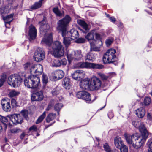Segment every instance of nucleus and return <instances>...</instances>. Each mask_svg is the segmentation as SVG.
<instances>
[{
    "label": "nucleus",
    "instance_id": "f257e3e1",
    "mask_svg": "<svg viewBox=\"0 0 152 152\" xmlns=\"http://www.w3.org/2000/svg\"><path fill=\"white\" fill-rule=\"evenodd\" d=\"M71 20V17L68 15H66L63 18L59 20L57 23V30L61 33L63 37V42L66 48L71 44V38L68 37L67 34L69 23Z\"/></svg>",
    "mask_w": 152,
    "mask_h": 152
},
{
    "label": "nucleus",
    "instance_id": "f03ea898",
    "mask_svg": "<svg viewBox=\"0 0 152 152\" xmlns=\"http://www.w3.org/2000/svg\"><path fill=\"white\" fill-rule=\"evenodd\" d=\"M24 83L25 86L28 88H37L39 86L40 79L39 77L31 75L24 80Z\"/></svg>",
    "mask_w": 152,
    "mask_h": 152
},
{
    "label": "nucleus",
    "instance_id": "7ed1b4c3",
    "mask_svg": "<svg viewBox=\"0 0 152 152\" xmlns=\"http://www.w3.org/2000/svg\"><path fill=\"white\" fill-rule=\"evenodd\" d=\"M115 49L111 48L108 50L103 56V61L104 64L113 63L116 58Z\"/></svg>",
    "mask_w": 152,
    "mask_h": 152
},
{
    "label": "nucleus",
    "instance_id": "20e7f679",
    "mask_svg": "<svg viewBox=\"0 0 152 152\" xmlns=\"http://www.w3.org/2000/svg\"><path fill=\"white\" fill-rule=\"evenodd\" d=\"M53 49V54L55 57L59 58L64 55V51L60 42L57 41L54 43Z\"/></svg>",
    "mask_w": 152,
    "mask_h": 152
},
{
    "label": "nucleus",
    "instance_id": "39448f33",
    "mask_svg": "<svg viewBox=\"0 0 152 152\" xmlns=\"http://www.w3.org/2000/svg\"><path fill=\"white\" fill-rule=\"evenodd\" d=\"M22 81V79L21 77L17 75H12L8 78V84L13 87L20 86Z\"/></svg>",
    "mask_w": 152,
    "mask_h": 152
},
{
    "label": "nucleus",
    "instance_id": "423d86ee",
    "mask_svg": "<svg viewBox=\"0 0 152 152\" xmlns=\"http://www.w3.org/2000/svg\"><path fill=\"white\" fill-rule=\"evenodd\" d=\"M45 58V52L44 49L40 48H38L34 53V58L37 62H40Z\"/></svg>",
    "mask_w": 152,
    "mask_h": 152
},
{
    "label": "nucleus",
    "instance_id": "0eeeda50",
    "mask_svg": "<svg viewBox=\"0 0 152 152\" xmlns=\"http://www.w3.org/2000/svg\"><path fill=\"white\" fill-rule=\"evenodd\" d=\"M76 96L78 98L82 99L85 100L87 103H91L94 101L91 99L90 94L85 91L78 92Z\"/></svg>",
    "mask_w": 152,
    "mask_h": 152
},
{
    "label": "nucleus",
    "instance_id": "6e6552de",
    "mask_svg": "<svg viewBox=\"0 0 152 152\" xmlns=\"http://www.w3.org/2000/svg\"><path fill=\"white\" fill-rule=\"evenodd\" d=\"M132 145L134 148L138 149L142 146L145 141L143 140L142 137H140L136 134Z\"/></svg>",
    "mask_w": 152,
    "mask_h": 152
},
{
    "label": "nucleus",
    "instance_id": "1a4fd4ad",
    "mask_svg": "<svg viewBox=\"0 0 152 152\" xmlns=\"http://www.w3.org/2000/svg\"><path fill=\"white\" fill-rule=\"evenodd\" d=\"M90 85L91 87H93V88L96 90H98L101 87L102 82L101 80L97 77H93L91 79Z\"/></svg>",
    "mask_w": 152,
    "mask_h": 152
},
{
    "label": "nucleus",
    "instance_id": "9d476101",
    "mask_svg": "<svg viewBox=\"0 0 152 152\" xmlns=\"http://www.w3.org/2000/svg\"><path fill=\"white\" fill-rule=\"evenodd\" d=\"M85 75V72L82 70H77L72 74V78L77 80H80L83 78Z\"/></svg>",
    "mask_w": 152,
    "mask_h": 152
},
{
    "label": "nucleus",
    "instance_id": "9b49d317",
    "mask_svg": "<svg viewBox=\"0 0 152 152\" xmlns=\"http://www.w3.org/2000/svg\"><path fill=\"white\" fill-rule=\"evenodd\" d=\"M7 117L8 118L13 124H16L21 123L22 122V120L20 118V114L9 115L7 116Z\"/></svg>",
    "mask_w": 152,
    "mask_h": 152
},
{
    "label": "nucleus",
    "instance_id": "f8f14e48",
    "mask_svg": "<svg viewBox=\"0 0 152 152\" xmlns=\"http://www.w3.org/2000/svg\"><path fill=\"white\" fill-rule=\"evenodd\" d=\"M7 98L3 99L1 101V104L3 110L6 112H9L10 111L11 107L10 104L9 102H8Z\"/></svg>",
    "mask_w": 152,
    "mask_h": 152
},
{
    "label": "nucleus",
    "instance_id": "ddd939ff",
    "mask_svg": "<svg viewBox=\"0 0 152 152\" xmlns=\"http://www.w3.org/2000/svg\"><path fill=\"white\" fill-rule=\"evenodd\" d=\"M37 31L35 27L32 25L29 27V35L30 37L29 41H31L34 39L37 36Z\"/></svg>",
    "mask_w": 152,
    "mask_h": 152
},
{
    "label": "nucleus",
    "instance_id": "4468645a",
    "mask_svg": "<svg viewBox=\"0 0 152 152\" xmlns=\"http://www.w3.org/2000/svg\"><path fill=\"white\" fill-rule=\"evenodd\" d=\"M43 95L41 91H37L33 93L31 96L32 101H41L43 99Z\"/></svg>",
    "mask_w": 152,
    "mask_h": 152
},
{
    "label": "nucleus",
    "instance_id": "2eb2a0df",
    "mask_svg": "<svg viewBox=\"0 0 152 152\" xmlns=\"http://www.w3.org/2000/svg\"><path fill=\"white\" fill-rule=\"evenodd\" d=\"M66 57L69 64H70L72 61L76 60L74 51L72 49H66Z\"/></svg>",
    "mask_w": 152,
    "mask_h": 152
},
{
    "label": "nucleus",
    "instance_id": "dca6fc26",
    "mask_svg": "<svg viewBox=\"0 0 152 152\" xmlns=\"http://www.w3.org/2000/svg\"><path fill=\"white\" fill-rule=\"evenodd\" d=\"M96 42V40H93V41L92 42H90V45L91 46V48L90 50L91 51H99L100 50V48L102 45V41L100 40L99 42V46L97 47L95 46V43Z\"/></svg>",
    "mask_w": 152,
    "mask_h": 152
},
{
    "label": "nucleus",
    "instance_id": "f3484780",
    "mask_svg": "<svg viewBox=\"0 0 152 152\" xmlns=\"http://www.w3.org/2000/svg\"><path fill=\"white\" fill-rule=\"evenodd\" d=\"M42 41L48 45L50 46L53 42L52 34L51 33L48 34H45Z\"/></svg>",
    "mask_w": 152,
    "mask_h": 152
},
{
    "label": "nucleus",
    "instance_id": "a211bd4d",
    "mask_svg": "<svg viewBox=\"0 0 152 152\" xmlns=\"http://www.w3.org/2000/svg\"><path fill=\"white\" fill-rule=\"evenodd\" d=\"M46 1V0H39L38 1L35 2L33 5L31 6L30 9L31 10H34L39 8Z\"/></svg>",
    "mask_w": 152,
    "mask_h": 152
},
{
    "label": "nucleus",
    "instance_id": "6ab92c4d",
    "mask_svg": "<svg viewBox=\"0 0 152 152\" xmlns=\"http://www.w3.org/2000/svg\"><path fill=\"white\" fill-rule=\"evenodd\" d=\"M43 72V68L42 65L39 64H35V67L32 72V74H35L36 75H39L41 74Z\"/></svg>",
    "mask_w": 152,
    "mask_h": 152
},
{
    "label": "nucleus",
    "instance_id": "aec40b11",
    "mask_svg": "<svg viewBox=\"0 0 152 152\" xmlns=\"http://www.w3.org/2000/svg\"><path fill=\"white\" fill-rule=\"evenodd\" d=\"M67 34L68 36H70L72 40L75 39L79 36L78 31L75 29H72L69 31H67Z\"/></svg>",
    "mask_w": 152,
    "mask_h": 152
},
{
    "label": "nucleus",
    "instance_id": "412c9836",
    "mask_svg": "<svg viewBox=\"0 0 152 152\" xmlns=\"http://www.w3.org/2000/svg\"><path fill=\"white\" fill-rule=\"evenodd\" d=\"M53 77L55 79L58 80L62 78L64 75V72L62 70H58L53 72Z\"/></svg>",
    "mask_w": 152,
    "mask_h": 152
},
{
    "label": "nucleus",
    "instance_id": "4be33fe9",
    "mask_svg": "<svg viewBox=\"0 0 152 152\" xmlns=\"http://www.w3.org/2000/svg\"><path fill=\"white\" fill-rule=\"evenodd\" d=\"M135 113L138 117L142 118L144 116L145 112L144 108L140 107L135 111Z\"/></svg>",
    "mask_w": 152,
    "mask_h": 152
},
{
    "label": "nucleus",
    "instance_id": "5701e85b",
    "mask_svg": "<svg viewBox=\"0 0 152 152\" xmlns=\"http://www.w3.org/2000/svg\"><path fill=\"white\" fill-rule=\"evenodd\" d=\"M80 88L83 89H86L91 87L90 83L89 84V81L86 79L81 81L80 84Z\"/></svg>",
    "mask_w": 152,
    "mask_h": 152
},
{
    "label": "nucleus",
    "instance_id": "b1692460",
    "mask_svg": "<svg viewBox=\"0 0 152 152\" xmlns=\"http://www.w3.org/2000/svg\"><path fill=\"white\" fill-rule=\"evenodd\" d=\"M114 143L115 147L118 148L124 144L121 138L119 137H117L115 138Z\"/></svg>",
    "mask_w": 152,
    "mask_h": 152
},
{
    "label": "nucleus",
    "instance_id": "393cba45",
    "mask_svg": "<svg viewBox=\"0 0 152 152\" xmlns=\"http://www.w3.org/2000/svg\"><path fill=\"white\" fill-rule=\"evenodd\" d=\"M136 134H133L132 135H130L129 134H124V137L128 143L129 144L132 145L133 142L134 141V137L135 136Z\"/></svg>",
    "mask_w": 152,
    "mask_h": 152
},
{
    "label": "nucleus",
    "instance_id": "a878e982",
    "mask_svg": "<svg viewBox=\"0 0 152 152\" xmlns=\"http://www.w3.org/2000/svg\"><path fill=\"white\" fill-rule=\"evenodd\" d=\"M95 29H93L88 33L85 36V38L89 42H92L93 40H95L94 39V34L95 33Z\"/></svg>",
    "mask_w": 152,
    "mask_h": 152
},
{
    "label": "nucleus",
    "instance_id": "bb28decb",
    "mask_svg": "<svg viewBox=\"0 0 152 152\" xmlns=\"http://www.w3.org/2000/svg\"><path fill=\"white\" fill-rule=\"evenodd\" d=\"M13 15V14H12L3 17V20L4 21L6 27H7V24L10 25L11 22L12 20Z\"/></svg>",
    "mask_w": 152,
    "mask_h": 152
},
{
    "label": "nucleus",
    "instance_id": "cd10ccee",
    "mask_svg": "<svg viewBox=\"0 0 152 152\" xmlns=\"http://www.w3.org/2000/svg\"><path fill=\"white\" fill-rule=\"evenodd\" d=\"M24 69L26 70H30L31 74L32 73L33 69L35 67V64L30 62H27L23 65Z\"/></svg>",
    "mask_w": 152,
    "mask_h": 152
},
{
    "label": "nucleus",
    "instance_id": "c85d7f7f",
    "mask_svg": "<svg viewBox=\"0 0 152 152\" xmlns=\"http://www.w3.org/2000/svg\"><path fill=\"white\" fill-rule=\"evenodd\" d=\"M64 87L67 90H69L70 87V79L68 78H64L62 82Z\"/></svg>",
    "mask_w": 152,
    "mask_h": 152
},
{
    "label": "nucleus",
    "instance_id": "c756f323",
    "mask_svg": "<svg viewBox=\"0 0 152 152\" xmlns=\"http://www.w3.org/2000/svg\"><path fill=\"white\" fill-rule=\"evenodd\" d=\"M95 58V54L91 51L88 53L85 57V59L88 61H93Z\"/></svg>",
    "mask_w": 152,
    "mask_h": 152
},
{
    "label": "nucleus",
    "instance_id": "7c9ffc66",
    "mask_svg": "<svg viewBox=\"0 0 152 152\" xmlns=\"http://www.w3.org/2000/svg\"><path fill=\"white\" fill-rule=\"evenodd\" d=\"M77 22L79 25L82 26L85 30L88 31L89 30L88 26L84 21L81 20H77Z\"/></svg>",
    "mask_w": 152,
    "mask_h": 152
},
{
    "label": "nucleus",
    "instance_id": "2f4dec72",
    "mask_svg": "<svg viewBox=\"0 0 152 152\" xmlns=\"http://www.w3.org/2000/svg\"><path fill=\"white\" fill-rule=\"evenodd\" d=\"M75 57V60H79L83 57L82 52L81 50H78L76 51H74Z\"/></svg>",
    "mask_w": 152,
    "mask_h": 152
},
{
    "label": "nucleus",
    "instance_id": "473e14b6",
    "mask_svg": "<svg viewBox=\"0 0 152 152\" xmlns=\"http://www.w3.org/2000/svg\"><path fill=\"white\" fill-rule=\"evenodd\" d=\"M56 116V114L50 113L47 116L46 120L47 123H49L51 121H52L55 118Z\"/></svg>",
    "mask_w": 152,
    "mask_h": 152
},
{
    "label": "nucleus",
    "instance_id": "72a5a7b5",
    "mask_svg": "<svg viewBox=\"0 0 152 152\" xmlns=\"http://www.w3.org/2000/svg\"><path fill=\"white\" fill-rule=\"evenodd\" d=\"M51 66L53 67H58L60 66L59 60H52L50 64Z\"/></svg>",
    "mask_w": 152,
    "mask_h": 152
},
{
    "label": "nucleus",
    "instance_id": "f704fd0d",
    "mask_svg": "<svg viewBox=\"0 0 152 152\" xmlns=\"http://www.w3.org/2000/svg\"><path fill=\"white\" fill-rule=\"evenodd\" d=\"M103 67L104 66L101 64L94 63H90V68L101 69H102Z\"/></svg>",
    "mask_w": 152,
    "mask_h": 152
},
{
    "label": "nucleus",
    "instance_id": "c9c22d12",
    "mask_svg": "<svg viewBox=\"0 0 152 152\" xmlns=\"http://www.w3.org/2000/svg\"><path fill=\"white\" fill-rule=\"evenodd\" d=\"M141 134V136H138L140 137H142L143 140L145 141L146 139L148 138L149 133L147 130H145L140 132Z\"/></svg>",
    "mask_w": 152,
    "mask_h": 152
},
{
    "label": "nucleus",
    "instance_id": "e433bc0d",
    "mask_svg": "<svg viewBox=\"0 0 152 152\" xmlns=\"http://www.w3.org/2000/svg\"><path fill=\"white\" fill-rule=\"evenodd\" d=\"M63 106L62 104L61 103H57L55 105L54 109L56 111H57L58 115H59L60 110Z\"/></svg>",
    "mask_w": 152,
    "mask_h": 152
},
{
    "label": "nucleus",
    "instance_id": "4c0bfd02",
    "mask_svg": "<svg viewBox=\"0 0 152 152\" xmlns=\"http://www.w3.org/2000/svg\"><path fill=\"white\" fill-rule=\"evenodd\" d=\"M53 12L58 16H62L64 15V12L61 13L58 7H55L53 9Z\"/></svg>",
    "mask_w": 152,
    "mask_h": 152
},
{
    "label": "nucleus",
    "instance_id": "58836bf2",
    "mask_svg": "<svg viewBox=\"0 0 152 152\" xmlns=\"http://www.w3.org/2000/svg\"><path fill=\"white\" fill-rule=\"evenodd\" d=\"M46 112L44 111L42 114L40 116L36 122V124H37L41 122L45 117Z\"/></svg>",
    "mask_w": 152,
    "mask_h": 152
},
{
    "label": "nucleus",
    "instance_id": "ea45409f",
    "mask_svg": "<svg viewBox=\"0 0 152 152\" xmlns=\"http://www.w3.org/2000/svg\"><path fill=\"white\" fill-rule=\"evenodd\" d=\"M20 92L18 91L12 90L10 91L8 94L9 97H12L18 95L20 94Z\"/></svg>",
    "mask_w": 152,
    "mask_h": 152
},
{
    "label": "nucleus",
    "instance_id": "a19ab883",
    "mask_svg": "<svg viewBox=\"0 0 152 152\" xmlns=\"http://www.w3.org/2000/svg\"><path fill=\"white\" fill-rule=\"evenodd\" d=\"M114 40V38L112 37H109L107 39L105 42L107 46H110L113 43Z\"/></svg>",
    "mask_w": 152,
    "mask_h": 152
},
{
    "label": "nucleus",
    "instance_id": "79ce46f5",
    "mask_svg": "<svg viewBox=\"0 0 152 152\" xmlns=\"http://www.w3.org/2000/svg\"><path fill=\"white\" fill-rule=\"evenodd\" d=\"M103 148L106 152H113L111 148L107 143L103 145Z\"/></svg>",
    "mask_w": 152,
    "mask_h": 152
},
{
    "label": "nucleus",
    "instance_id": "37998d69",
    "mask_svg": "<svg viewBox=\"0 0 152 152\" xmlns=\"http://www.w3.org/2000/svg\"><path fill=\"white\" fill-rule=\"evenodd\" d=\"M20 114L26 120H28V111L27 110H22L21 111Z\"/></svg>",
    "mask_w": 152,
    "mask_h": 152
},
{
    "label": "nucleus",
    "instance_id": "c03bdc74",
    "mask_svg": "<svg viewBox=\"0 0 152 152\" xmlns=\"http://www.w3.org/2000/svg\"><path fill=\"white\" fill-rule=\"evenodd\" d=\"M90 63L88 62H81V68H90Z\"/></svg>",
    "mask_w": 152,
    "mask_h": 152
},
{
    "label": "nucleus",
    "instance_id": "a18cd8bd",
    "mask_svg": "<svg viewBox=\"0 0 152 152\" xmlns=\"http://www.w3.org/2000/svg\"><path fill=\"white\" fill-rule=\"evenodd\" d=\"M98 75L99 77H100L104 81L107 80L109 77L108 76H106L104 74L101 73H99L98 74Z\"/></svg>",
    "mask_w": 152,
    "mask_h": 152
},
{
    "label": "nucleus",
    "instance_id": "49530a36",
    "mask_svg": "<svg viewBox=\"0 0 152 152\" xmlns=\"http://www.w3.org/2000/svg\"><path fill=\"white\" fill-rule=\"evenodd\" d=\"M151 101V98L149 97H147L144 99V103L145 105L148 106L150 104Z\"/></svg>",
    "mask_w": 152,
    "mask_h": 152
},
{
    "label": "nucleus",
    "instance_id": "de8ad7c7",
    "mask_svg": "<svg viewBox=\"0 0 152 152\" xmlns=\"http://www.w3.org/2000/svg\"><path fill=\"white\" fill-rule=\"evenodd\" d=\"M1 148L3 151H8L10 149V145L8 144H6L3 147H1Z\"/></svg>",
    "mask_w": 152,
    "mask_h": 152
},
{
    "label": "nucleus",
    "instance_id": "09e8293b",
    "mask_svg": "<svg viewBox=\"0 0 152 152\" xmlns=\"http://www.w3.org/2000/svg\"><path fill=\"white\" fill-rule=\"evenodd\" d=\"M140 124V125H139L138 128H139L140 132H142V131L146 130V128L143 123H142L141 122Z\"/></svg>",
    "mask_w": 152,
    "mask_h": 152
},
{
    "label": "nucleus",
    "instance_id": "8fccbe9b",
    "mask_svg": "<svg viewBox=\"0 0 152 152\" xmlns=\"http://www.w3.org/2000/svg\"><path fill=\"white\" fill-rule=\"evenodd\" d=\"M119 148L121 152H128V148L124 144Z\"/></svg>",
    "mask_w": 152,
    "mask_h": 152
},
{
    "label": "nucleus",
    "instance_id": "3c124183",
    "mask_svg": "<svg viewBox=\"0 0 152 152\" xmlns=\"http://www.w3.org/2000/svg\"><path fill=\"white\" fill-rule=\"evenodd\" d=\"M59 88L57 87L55 89H53L52 91V94L53 95H56L59 93Z\"/></svg>",
    "mask_w": 152,
    "mask_h": 152
},
{
    "label": "nucleus",
    "instance_id": "603ef678",
    "mask_svg": "<svg viewBox=\"0 0 152 152\" xmlns=\"http://www.w3.org/2000/svg\"><path fill=\"white\" fill-rule=\"evenodd\" d=\"M59 60L60 63V66L61 65L65 66L66 65L67 61L65 58H64Z\"/></svg>",
    "mask_w": 152,
    "mask_h": 152
},
{
    "label": "nucleus",
    "instance_id": "864d4df0",
    "mask_svg": "<svg viewBox=\"0 0 152 152\" xmlns=\"http://www.w3.org/2000/svg\"><path fill=\"white\" fill-rule=\"evenodd\" d=\"M38 130V129L35 125L32 126L29 129V131L32 132H37Z\"/></svg>",
    "mask_w": 152,
    "mask_h": 152
},
{
    "label": "nucleus",
    "instance_id": "5fc2aeb1",
    "mask_svg": "<svg viewBox=\"0 0 152 152\" xmlns=\"http://www.w3.org/2000/svg\"><path fill=\"white\" fill-rule=\"evenodd\" d=\"M141 122L138 121H132V124L135 128H137Z\"/></svg>",
    "mask_w": 152,
    "mask_h": 152
},
{
    "label": "nucleus",
    "instance_id": "6e6d98bb",
    "mask_svg": "<svg viewBox=\"0 0 152 152\" xmlns=\"http://www.w3.org/2000/svg\"><path fill=\"white\" fill-rule=\"evenodd\" d=\"M86 41V39L83 38H80L75 40V42L77 43H84Z\"/></svg>",
    "mask_w": 152,
    "mask_h": 152
},
{
    "label": "nucleus",
    "instance_id": "4d7b16f0",
    "mask_svg": "<svg viewBox=\"0 0 152 152\" xmlns=\"http://www.w3.org/2000/svg\"><path fill=\"white\" fill-rule=\"evenodd\" d=\"M42 82L43 83L46 84L48 82V78L46 75H42Z\"/></svg>",
    "mask_w": 152,
    "mask_h": 152
},
{
    "label": "nucleus",
    "instance_id": "13d9d810",
    "mask_svg": "<svg viewBox=\"0 0 152 152\" xmlns=\"http://www.w3.org/2000/svg\"><path fill=\"white\" fill-rule=\"evenodd\" d=\"M0 120L3 123L7 122L8 121L7 117H3L1 115H0Z\"/></svg>",
    "mask_w": 152,
    "mask_h": 152
},
{
    "label": "nucleus",
    "instance_id": "bf43d9fd",
    "mask_svg": "<svg viewBox=\"0 0 152 152\" xmlns=\"http://www.w3.org/2000/svg\"><path fill=\"white\" fill-rule=\"evenodd\" d=\"M7 76L4 73L1 76V78L0 79V81L4 82L6 79Z\"/></svg>",
    "mask_w": 152,
    "mask_h": 152
},
{
    "label": "nucleus",
    "instance_id": "052dcab7",
    "mask_svg": "<svg viewBox=\"0 0 152 152\" xmlns=\"http://www.w3.org/2000/svg\"><path fill=\"white\" fill-rule=\"evenodd\" d=\"M12 106L13 107H15L17 106V102L14 99H12L11 101Z\"/></svg>",
    "mask_w": 152,
    "mask_h": 152
},
{
    "label": "nucleus",
    "instance_id": "680f3d73",
    "mask_svg": "<svg viewBox=\"0 0 152 152\" xmlns=\"http://www.w3.org/2000/svg\"><path fill=\"white\" fill-rule=\"evenodd\" d=\"M20 131V130L18 128H14L11 130V132L12 133H16L19 132Z\"/></svg>",
    "mask_w": 152,
    "mask_h": 152
},
{
    "label": "nucleus",
    "instance_id": "e2e57ef3",
    "mask_svg": "<svg viewBox=\"0 0 152 152\" xmlns=\"http://www.w3.org/2000/svg\"><path fill=\"white\" fill-rule=\"evenodd\" d=\"M95 38L97 39H101V35H100L98 33H97L96 32V30L95 29V33L94 34Z\"/></svg>",
    "mask_w": 152,
    "mask_h": 152
},
{
    "label": "nucleus",
    "instance_id": "0e129e2a",
    "mask_svg": "<svg viewBox=\"0 0 152 152\" xmlns=\"http://www.w3.org/2000/svg\"><path fill=\"white\" fill-rule=\"evenodd\" d=\"M81 62H78L74 64V67L76 68H81Z\"/></svg>",
    "mask_w": 152,
    "mask_h": 152
},
{
    "label": "nucleus",
    "instance_id": "69168bd1",
    "mask_svg": "<svg viewBox=\"0 0 152 152\" xmlns=\"http://www.w3.org/2000/svg\"><path fill=\"white\" fill-rule=\"evenodd\" d=\"M148 147V152H152V142L149 144Z\"/></svg>",
    "mask_w": 152,
    "mask_h": 152
},
{
    "label": "nucleus",
    "instance_id": "338daca9",
    "mask_svg": "<svg viewBox=\"0 0 152 152\" xmlns=\"http://www.w3.org/2000/svg\"><path fill=\"white\" fill-rule=\"evenodd\" d=\"M47 25L46 24H44L43 26H41L40 28V31L41 32H42L43 31H44V28L45 27H46Z\"/></svg>",
    "mask_w": 152,
    "mask_h": 152
},
{
    "label": "nucleus",
    "instance_id": "774afa93",
    "mask_svg": "<svg viewBox=\"0 0 152 152\" xmlns=\"http://www.w3.org/2000/svg\"><path fill=\"white\" fill-rule=\"evenodd\" d=\"M109 19L111 22L113 23H115L116 21V19L114 17H109Z\"/></svg>",
    "mask_w": 152,
    "mask_h": 152
}]
</instances>
